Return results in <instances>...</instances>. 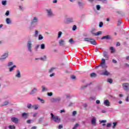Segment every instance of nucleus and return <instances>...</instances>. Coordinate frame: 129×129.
I'll use <instances>...</instances> for the list:
<instances>
[{
  "mask_svg": "<svg viewBox=\"0 0 129 129\" xmlns=\"http://www.w3.org/2000/svg\"><path fill=\"white\" fill-rule=\"evenodd\" d=\"M99 67H102L103 69H104V70L99 71L98 72V73L100 74V75H103L104 76H108V75H110V73L106 70L107 66H106V64H105V59H104V58L102 59L100 64L96 67L95 69H96Z\"/></svg>",
  "mask_w": 129,
  "mask_h": 129,
  "instance_id": "1",
  "label": "nucleus"
},
{
  "mask_svg": "<svg viewBox=\"0 0 129 129\" xmlns=\"http://www.w3.org/2000/svg\"><path fill=\"white\" fill-rule=\"evenodd\" d=\"M50 115H51L50 118H51V120H53V121H54V122L59 123V122H60V121H61V119H60L59 116L54 115V114L52 113H51L50 114Z\"/></svg>",
  "mask_w": 129,
  "mask_h": 129,
  "instance_id": "2",
  "label": "nucleus"
},
{
  "mask_svg": "<svg viewBox=\"0 0 129 129\" xmlns=\"http://www.w3.org/2000/svg\"><path fill=\"white\" fill-rule=\"evenodd\" d=\"M32 45L33 44H32V40H28L27 42V49L29 52H30V53H32Z\"/></svg>",
  "mask_w": 129,
  "mask_h": 129,
  "instance_id": "3",
  "label": "nucleus"
},
{
  "mask_svg": "<svg viewBox=\"0 0 129 129\" xmlns=\"http://www.w3.org/2000/svg\"><path fill=\"white\" fill-rule=\"evenodd\" d=\"M84 41H86L87 42H90L92 45H96V41H95V40L91 38H85L84 39Z\"/></svg>",
  "mask_w": 129,
  "mask_h": 129,
  "instance_id": "4",
  "label": "nucleus"
},
{
  "mask_svg": "<svg viewBox=\"0 0 129 129\" xmlns=\"http://www.w3.org/2000/svg\"><path fill=\"white\" fill-rule=\"evenodd\" d=\"M46 11L47 14V16L48 18H52V17H54V14L53 13V12H52V9H46Z\"/></svg>",
  "mask_w": 129,
  "mask_h": 129,
  "instance_id": "5",
  "label": "nucleus"
},
{
  "mask_svg": "<svg viewBox=\"0 0 129 129\" xmlns=\"http://www.w3.org/2000/svg\"><path fill=\"white\" fill-rule=\"evenodd\" d=\"M122 87L124 90L126 91H128L129 90V84L127 83H125L122 84Z\"/></svg>",
  "mask_w": 129,
  "mask_h": 129,
  "instance_id": "6",
  "label": "nucleus"
},
{
  "mask_svg": "<svg viewBox=\"0 0 129 129\" xmlns=\"http://www.w3.org/2000/svg\"><path fill=\"white\" fill-rule=\"evenodd\" d=\"M74 20L73 18H67L66 21V24H70L71 23H73Z\"/></svg>",
  "mask_w": 129,
  "mask_h": 129,
  "instance_id": "7",
  "label": "nucleus"
},
{
  "mask_svg": "<svg viewBox=\"0 0 129 129\" xmlns=\"http://www.w3.org/2000/svg\"><path fill=\"white\" fill-rule=\"evenodd\" d=\"M91 122L92 125H96V117L95 116L92 117Z\"/></svg>",
  "mask_w": 129,
  "mask_h": 129,
  "instance_id": "8",
  "label": "nucleus"
},
{
  "mask_svg": "<svg viewBox=\"0 0 129 129\" xmlns=\"http://www.w3.org/2000/svg\"><path fill=\"white\" fill-rule=\"evenodd\" d=\"M61 100V98L60 97L57 98H53L51 99L52 102H58Z\"/></svg>",
  "mask_w": 129,
  "mask_h": 129,
  "instance_id": "9",
  "label": "nucleus"
},
{
  "mask_svg": "<svg viewBox=\"0 0 129 129\" xmlns=\"http://www.w3.org/2000/svg\"><path fill=\"white\" fill-rule=\"evenodd\" d=\"M111 39V36L110 35L104 36L101 38V40H110Z\"/></svg>",
  "mask_w": 129,
  "mask_h": 129,
  "instance_id": "10",
  "label": "nucleus"
},
{
  "mask_svg": "<svg viewBox=\"0 0 129 129\" xmlns=\"http://www.w3.org/2000/svg\"><path fill=\"white\" fill-rule=\"evenodd\" d=\"M37 91H38V89H37L36 88H33V89L29 93V94H35V93H37Z\"/></svg>",
  "mask_w": 129,
  "mask_h": 129,
  "instance_id": "11",
  "label": "nucleus"
},
{
  "mask_svg": "<svg viewBox=\"0 0 129 129\" xmlns=\"http://www.w3.org/2000/svg\"><path fill=\"white\" fill-rule=\"evenodd\" d=\"M8 55L9 54H8V53H5L3 55L1 56V57L0 58V60H5L6 58L8 57Z\"/></svg>",
  "mask_w": 129,
  "mask_h": 129,
  "instance_id": "12",
  "label": "nucleus"
},
{
  "mask_svg": "<svg viewBox=\"0 0 129 129\" xmlns=\"http://www.w3.org/2000/svg\"><path fill=\"white\" fill-rule=\"evenodd\" d=\"M104 104L106 105V106H110V103L108 100H105L104 101Z\"/></svg>",
  "mask_w": 129,
  "mask_h": 129,
  "instance_id": "13",
  "label": "nucleus"
},
{
  "mask_svg": "<svg viewBox=\"0 0 129 129\" xmlns=\"http://www.w3.org/2000/svg\"><path fill=\"white\" fill-rule=\"evenodd\" d=\"M59 46H64L65 45V41L63 39H60L59 42Z\"/></svg>",
  "mask_w": 129,
  "mask_h": 129,
  "instance_id": "14",
  "label": "nucleus"
},
{
  "mask_svg": "<svg viewBox=\"0 0 129 129\" xmlns=\"http://www.w3.org/2000/svg\"><path fill=\"white\" fill-rule=\"evenodd\" d=\"M11 120L12 121H13V122H15V123H18V121H19V119H18V118H16V117H12L11 118Z\"/></svg>",
  "mask_w": 129,
  "mask_h": 129,
  "instance_id": "15",
  "label": "nucleus"
},
{
  "mask_svg": "<svg viewBox=\"0 0 129 129\" xmlns=\"http://www.w3.org/2000/svg\"><path fill=\"white\" fill-rule=\"evenodd\" d=\"M16 77L18 78H21V72L19 70H17V74L16 75Z\"/></svg>",
  "mask_w": 129,
  "mask_h": 129,
  "instance_id": "16",
  "label": "nucleus"
},
{
  "mask_svg": "<svg viewBox=\"0 0 129 129\" xmlns=\"http://www.w3.org/2000/svg\"><path fill=\"white\" fill-rule=\"evenodd\" d=\"M35 23H38V18L37 17H34L32 21L31 22V25Z\"/></svg>",
  "mask_w": 129,
  "mask_h": 129,
  "instance_id": "17",
  "label": "nucleus"
},
{
  "mask_svg": "<svg viewBox=\"0 0 129 129\" xmlns=\"http://www.w3.org/2000/svg\"><path fill=\"white\" fill-rule=\"evenodd\" d=\"M22 116L24 118H28V116H29V114L26 112H24L23 113H22Z\"/></svg>",
  "mask_w": 129,
  "mask_h": 129,
  "instance_id": "18",
  "label": "nucleus"
},
{
  "mask_svg": "<svg viewBox=\"0 0 129 129\" xmlns=\"http://www.w3.org/2000/svg\"><path fill=\"white\" fill-rule=\"evenodd\" d=\"M92 35H94V36H99V35H101V34H102V32L98 31L96 33L92 32Z\"/></svg>",
  "mask_w": 129,
  "mask_h": 129,
  "instance_id": "19",
  "label": "nucleus"
},
{
  "mask_svg": "<svg viewBox=\"0 0 129 129\" xmlns=\"http://www.w3.org/2000/svg\"><path fill=\"white\" fill-rule=\"evenodd\" d=\"M39 59L40 60H42V61H44V60H46V59H47V57L46 56V55H44L43 56V57H40V58H35V60H39Z\"/></svg>",
  "mask_w": 129,
  "mask_h": 129,
  "instance_id": "20",
  "label": "nucleus"
},
{
  "mask_svg": "<svg viewBox=\"0 0 129 129\" xmlns=\"http://www.w3.org/2000/svg\"><path fill=\"white\" fill-rule=\"evenodd\" d=\"M15 68H17V66H13L12 67L9 68L10 72H12L15 70Z\"/></svg>",
  "mask_w": 129,
  "mask_h": 129,
  "instance_id": "21",
  "label": "nucleus"
},
{
  "mask_svg": "<svg viewBox=\"0 0 129 129\" xmlns=\"http://www.w3.org/2000/svg\"><path fill=\"white\" fill-rule=\"evenodd\" d=\"M42 92H44V91H48V89L45 87V86H42Z\"/></svg>",
  "mask_w": 129,
  "mask_h": 129,
  "instance_id": "22",
  "label": "nucleus"
},
{
  "mask_svg": "<svg viewBox=\"0 0 129 129\" xmlns=\"http://www.w3.org/2000/svg\"><path fill=\"white\" fill-rule=\"evenodd\" d=\"M6 22H7V24H8V25H10V24H12V21L10 18L6 19Z\"/></svg>",
  "mask_w": 129,
  "mask_h": 129,
  "instance_id": "23",
  "label": "nucleus"
},
{
  "mask_svg": "<svg viewBox=\"0 0 129 129\" xmlns=\"http://www.w3.org/2000/svg\"><path fill=\"white\" fill-rule=\"evenodd\" d=\"M90 84H91V83L87 84V85L82 86L81 89H84V88H86V87H88V86H89L90 85Z\"/></svg>",
  "mask_w": 129,
  "mask_h": 129,
  "instance_id": "24",
  "label": "nucleus"
},
{
  "mask_svg": "<svg viewBox=\"0 0 129 129\" xmlns=\"http://www.w3.org/2000/svg\"><path fill=\"white\" fill-rule=\"evenodd\" d=\"M103 56L105 58H108V54H107V52L104 51L103 52Z\"/></svg>",
  "mask_w": 129,
  "mask_h": 129,
  "instance_id": "25",
  "label": "nucleus"
},
{
  "mask_svg": "<svg viewBox=\"0 0 129 129\" xmlns=\"http://www.w3.org/2000/svg\"><path fill=\"white\" fill-rule=\"evenodd\" d=\"M27 107L29 109H32V108H33V105H32V104H28Z\"/></svg>",
  "mask_w": 129,
  "mask_h": 129,
  "instance_id": "26",
  "label": "nucleus"
},
{
  "mask_svg": "<svg viewBox=\"0 0 129 129\" xmlns=\"http://www.w3.org/2000/svg\"><path fill=\"white\" fill-rule=\"evenodd\" d=\"M37 99L38 100H40V102H41V103H45V100H44V99H40V97H38Z\"/></svg>",
  "mask_w": 129,
  "mask_h": 129,
  "instance_id": "27",
  "label": "nucleus"
},
{
  "mask_svg": "<svg viewBox=\"0 0 129 129\" xmlns=\"http://www.w3.org/2000/svg\"><path fill=\"white\" fill-rule=\"evenodd\" d=\"M32 108H34L35 110H37L38 108H39V107L38 106V105H34L32 106Z\"/></svg>",
  "mask_w": 129,
  "mask_h": 129,
  "instance_id": "28",
  "label": "nucleus"
},
{
  "mask_svg": "<svg viewBox=\"0 0 129 129\" xmlns=\"http://www.w3.org/2000/svg\"><path fill=\"white\" fill-rule=\"evenodd\" d=\"M91 77H96L97 75L95 73H92L90 74Z\"/></svg>",
  "mask_w": 129,
  "mask_h": 129,
  "instance_id": "29",
  "label": "nucleus"
},
{
  "mask_svg": "<svg viewBox=\"0 0 129 129\" xmlns=\"http://www.w3.org/2000/svg\"><path fill=\"white\" fill-rule=\"evenodd\" d=\"M54 68H51L49 70L48 73H52L54 70H55Z\"/></svg>",
  "mask_w": 129,
  "mask_h": 129,
  "instance_id": "30",
  "label": "nucleus"
},
{
  "mask_svg": "<svg viewBox=\"0 0 129 129\" xmlns=\"http://www.w3.org/2000/svg\"><path fill=\"white\" fill-rule=\"evenodd\" d=\"M107 81L110 83V84H111V83H112V80L111 78H108L107 79Z\"/></svg>",
  "mask_w": 129,
  "mask_h": 129,
  "instance_id": "31",
  "label": "nucleus"
},
{
  "mask_svg": "<svg viewBox=\"0 0 129 129\" xmlns=\"http://www.w3.org/2000/svg\"><path fill=\"white\" fill-rule=\"evenodd\" d=\"M13 65H14V63H13V62H9L8 63V67H11V66H13Z\"/></svg>",
  "mask_w": 129,
  "mask_h": 129,
  "instance_id": "32",
  "label": "nucleus"
},
{
  "mask_svg": "<svg viewBox=\"0 0 129 129\" xmlns=\"http://www.w3.org/2000/svg\"><path fill=\"white\" fill-rule=\"evenodd\" d=\"M113 126H112V128H115V126H116V125H117V122H113Z\"/></svg>",
  "mask_w": 129,
  "mask_h": 129,
  "instance_id": "33",
  "label": "nucleus"
},
{
  "mask_svg": "<svg viewBox=\"0 0 129 129\" xmlns=\"http://www.w3.org/2000/svg\"><path fill=\"white\" fill-rule=\"evenodd\" d=\"M61 35H62V32H61V31L58 32V37H57L58 39H59V38H60Z\"/></svg>",
  "mask_w": 129,
  "mask_h": 129,
  "instance_id": "34",
  "label": "nucleus"
},
{
  "mask_svg": "<svg viewBox=\"0 0 129 129\" xmlns=\"http://www.w3.org/2000/svg\"><path fill=\"white\" fill-rule=\"evenodd\" d=\"M9 128L10 129H15L16 128V126H15V125H9Z\"/></svg>",
  "mask_w": 129,
  "mask_h": 129,
  "instance_id": "35",
  "label": "nucleus"
},
{
  "mask_svg": "<svg viewBox=\"0 0 129 129\" xmlns=\"http://www.w3.org/2000/svg\"><path fill=\"white\" fill-rule=\"evenodd\" d=\"M39 34V32L37 30H35V37H38V35Z\"/></svg>",
  "mask_w": 129,
  "mask_h": 129,
  "instance_id": "36",
  "label": "nucleus"
},
{
  "mask_svg": "<svg viewBox=\"0 0 129 129\" xmlns=\"http://www.w3.org/2000/svg\"><path fill=\"white\" fill-rule=\"evenodd\" d=\"M8 104H9V101H5L4 103V104L2 105V106H5L6 105H8Z\"/></svg>",
  "mask_w": 129,
  "mask_h": 129,
  "instance_id": "37",
  "label": "nucleus"
},
{
  "mask_svg": "<svg viewBox=\"0 0 129 129\" xmlns=\"http://www.w3.org/2000/svg\"><path fill=\"white\" fill-rule=\"evenodd\" d=\"M43 36L40 34L38 36V40H43Z\"/></svg>",
  "mask_w": 129,
  "mask_h": 129,
  "instance_id": "38",
  "label": "nucleus"
},
{
  "mask_svg": "<svg viewBox=\"0 0 129 129\" xmlns=\"http://www.w3.org/2000/svg\"><path fill=\"white\" fill-rule=\"evenodd\" d=\"M69 42L70 43H71L72 44H74V40H73V39L72 38H71L69 40Z\"/></svg>",
  "mask_w": 129,
  "mask_h": 129,
  "instance_id": "39",
  "label": "nucleus"
},
{
  "mask_svg": "<svg viewBox=\"0 0 129 129\" xmlns=\"http://www.w3.org/2000/svg\"><path fill=\"white\" fill-rule=\"evenodd\" d=\"M2 3L3 6H7V1H2Z\"/></svg>",
  "mask_w": 129,
  "mask_h": 129,
  "instance_id": "40",
  "label": "nucleus"
},
{
  "mask_svg": "<svg viewBox=\"0 0 129 129\" xmlns=\"http://www.w3.org/2000/svg\"><path fill=\"white\" fill-rule=\"evenodd\" d=\"M41 49H42V50H44V49H45V44L44 43H42L41 45Z\"/></svg>",
  "mask_w": 129,
  "mask_h": 129,
  "instance_id": "41",
  "label": "nucleus"
},
{
  "mask_svg": "<svg viewBox=\"0 0 129 129\" xmlns=\"http://www.w3.org/2000/svg\"><path fill=\"white\" fill-rule=\"evenodd\" d=\"M77 114V112L76 111H74L72 113L73 116H75Z\"/></svg>",
  "mask_w": 129,
  "mask_h": 129,
  "instance_id": "42",
  "label": "nucleus"
},
{
  "mask_svg": "<svg viewBox=\"0 0 129 129\" xmlns=\"http://www.w3.org/2000/svg\"><path fill=\"white\" fill-rule=\"evenodd\" d=\"M99 26L100 28H102V27H103V23H102V22H100Z\"/></svg>",
  "mask_w": 129,
  "mask_h": 129,
  "instance_id": "43",
  "label": "nucleus"
},
{
  "mask_svg": "<svg viewBox=\"0 0 129 129\" xmlns=\"http://www.w3.org/2000/svg\"><path fill=\"white\" fill-rule=\"evenodd\" d=\"M77 29V27L76 26V25H74L73 27V31H76Z\"/></svg>",
  "mask_w": 129,
  "mask_h": 129,
  "instance_id": "44",
  "label": "nucleus"
},
{
  "mask_svg": "<svg viewBox=\"0 0 129 129\" xmlns=\"http://www.w3.org/2000/svg\"><path fill=\"white\" fill-rule=\"evenodd\" d=\"M47 95L48 96H52L53 95V93L52 92H48V93H47Z\"/></svg>",
  "mask_w": 129,
  "mask_h": 129,
  "instance_id": "45",
  "label": "nucleus"
},
{
  "mask_svg": "<svg viewBox=\"0 0 129 129\" xmlns=\"http://www.w3.org/2000/svg\"><path fill=\"white\" fill-rule=\"evenodd\" d=\"M78 126H79V124L76 123V124L74 125V127H75L76 128H77V127H78Z\"/></svg>",
  "mask_w": 129,
  "mask_h": 129,
  "instance_id": "46",
  "label": "nucleus"
},
{
  "mask_svg": "<svg viewBox=\"0 0 129 129\" xmlns=\"http://www.w3.org/2000/svg\"><path fill=\"white\" fill-rule=\"evenodd\" d=\"M6 16H9L10 15V11H7V12H6Z\"/></svg>",
  "mask_w": 129,
  "mask_h": 129,
  "instance_id": "47",
  "label": "nucleus"
},
{
  "mask_svg": "<svg viewBox=\"0 0 129 129\" xmlns=\"http://www.w3.org/2000/svg\"><path fill=\"white\" fill-rule=\"evenodd\" d=\"M43 121V118H40L39 119V123H41Z\"/></svg>",
  "mask_w": 129,
  "mask_h": 129,
  "instance_id": "48",
  "label": "nucleus"
},
{
  "mask_svg": "<svg viewBox=\"0 0 129 129\" xmlns=\"http://www.w3.org/2000/svg\"><path fill=\"white\" fill-rule=\"evenodd\" d=\"M110 50H111V51H112L111 53H113V51H114V49H113V47H110Z\"/></svg>",
  "mask_w": 129,
  "mask_h": 129,
  "instance_id": "49",
  "label": "nucleus"
},
{
  "mask_svg": "<svg viewBox=\"0 0 129 129\" xmlns=\"http://www.w3.org/2000/svg\"><path fill=\"white\" fill-rule=\"evenodd\" d=\"M71 78H72V79H75V78H76V77L75 75H72L71 76Z\"/></svg>",
  "mask_w": 129,
  "mask_h": 129,
  "instance_id": "50",
  "label": "nucleus"
},
{
  "mask_svg": "<svg viewBox=\"0 0 129 129\" xmlns=\"http://www.w3.org/2000/svg\"><path fill=\"white\" fill-rule=\"evenodd\" d=\"M58 129L63 128V125H59L58 127Z\"/></svg>",
  "mask_w": 129,
  "mask_h": 129,
  "instance_id": "51",
  "label": "nucleus"
},
{
  "mask_svg": "<svg viewBox=\"0 0 129 129\" xmlns=\"http://www.w3.org/2000/svg\"><path fill=\"white\" fill-rule=\"evenodd\" d=\"M97 10H98V11H99L100 10V6L97 5Z\"/></svg>",
  "mask_w": 129,
  "mask_h": 129,
  "instance_id": "52",
  "label": "nucleus"
},
{
  "mask_svg": "<svg viewBox=\"0 0 129 129\" xmlns=\"http://www.w3.org/2000/svg\"><path fill=\"white\" fill-rule=\"evenodd\" d=\"M50 77H53V76H55V73H53L52 74L49 75Z\"/></svg>",
  "mask_w": 129,
  "mask_h": 129,
  "instance_id": "53",
  "label": "nucleus"
},
{
  "mask_svg": "<svg viewBox=\"0 0 129 129\" xmlns=\"http://www.w3.org/2000/svg\"><path fill=\"white\" fill-rule=\"evenodd\" d=\"M101 123H105L106 122V120H102L101 121H99Z\"/></svg>",
  "mask_w": 129,
  "mask_h": 129,
  "instance_id": "54",
  "label": "nucleus"
},
{
  "mask_svg": "<svg viewBox=\"0 0 129 129\" xmlns=\"http://www.w3.org/2000/svg\"><path fill=\"white\" fill-rule=\"evenodd\" d=\"M111 124L110 123H108L107 124V127H110Z\"/></svg>",
  "mask_w": 129,
  "mask_h": 129,
  "instance_id": "55",
  "label": "nucleus"
},
{
  "mask_svg": "<svg viewBox=\"0 0 129 129\" xmlns=\"http://www.w3.org/2000/svg\"><path fill=\"white\" fill-rule=\"evenodd\" d=\"M96 103H97V104H99V103H100V101H99V100H96Z\"/></svg>",
  "mask_w": 129,
  "mask_h": 129,
  "instance_id": "56",
  "label": "nucleus"
},
{
  "mask_svg": "<svg viewBox=\"0 0 129 129\" xmlns=\"http://www.w3.org/2000/svg\"><path fill=\"white\" fill-rule=\"evenodd\" d=\"M19 9L21 10V11H24V8H23V7H22L21 6H19Z\"/></svg>",
  "mask_w": 129,
  "mask_h": 129,
  "instance_id": "57",
  "label": "nucleus"
},
{
  "mask_svg": "<svg viewBox=\"0 0 129 129\" xmlns=\"http://www.w3.org/2000/svg\"><path fill=\"white\" fill-rule=\"evenodd\" d=\"M121 24V21L119 20L118 22V26H120Z\"/></svg>",
  "mask_w": 129,
  "mask_h": 129,
  "instance_id": "58",
  "label": "nucleus"
},
{
  "mask_svg": "<svg viewBox=\"0 0 129 129\" xmlns=\"http://www.w3.org/2000/svg\"><path fill=\"white\" fill-rule=\"evenodd\" d=\"M37 115H38V113H35L33 114V117H36Z\"/></svg>",
  "mask_w": 129,
  "mask_h": 129,
  "instance_id": "59",
  "label": "nucleus"
},
{
  "mask_svg": "<svg viewBox=\"0 0 129 129\" xmlns=\"http://www.w3.org/2000/svg\"><path fill=\"white\" fill-rule=\"evenodd\" d=\"M116 47H117L118 46H120V43L119 42H117L116 44Z\"/></svg>",
  "mask_w": 129,
  "mask_h": 129,
  "instance_id": "60",
  "label": "nucleus"
},
{
  "mask_svg": "<svg viewBox=\"0 0 129 129\" xmlns=\"http://www.w3.org/2000/svg\"><path fill=\"white\" fill-rule=\"evenodd\" d=\"M70 97H71V96L69 94H68V95H66L67 98H70Z\"/></svg>",
  "mask_w": 129,
  "mask_h": 129,
  "instance_id": "61",
  "label": "nucleus"
},
{
  "mask_svg": "<svg viewBox=\"0 0 129 129\" xmlns=\"http://www.w3.org/2000/svg\"><path fill=\"white\" fill-rule=\"evenodd\" d=\"M126 101H128V102L129 101V95L126 98Z\"/></svg>",
  "mask_w": 129,
  "mask_h": 129,
  "instance_id": "62",
  "label": "nucleus"
},
{
  "mask_svg": "<svg viewBox=\"0 0 129 129\" xmlns=\"http://www.w3.org/2000/svg\"><path fill=\"white\" fill-rule=\"evenodd\" d=\"M27 123H31V120L29 119L27 121Z\"/></svg>",
  "mask_w": 129,
  "mask_h": 129,
  "instance_id": "63",
  "label": "nucleus"
},
{
  "mask_svg": "<svg viewBox=\"0 0 129 129\" xmlns=\"http://www.w3.org/2000/svg\"><path fill=\"white\" fill-rule=\"evenodd\" d=\"M60 112V113H62V112H65V110H64V109L61 110Z\"/></svg>",
  "mask_w": 129,
  "mask_h": 129,
  "instance_id": "64",
  "label": "nucleus"
}]
</instances>
